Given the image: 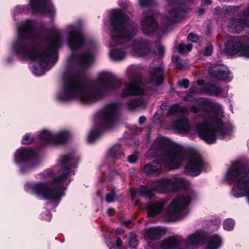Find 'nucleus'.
I'll return each instance as SVG.
<instances>
[{"mask_svg": "<svg viewBox=\"0 0 249 249\" xmlns=\"http://www.w3.org/2000/svg\"><path fill=\"white\" fill-rule=\"evenodd\" d=\"M239 8V7L237 6H228L226 7L224 13L229 15H234L238 11Z\"/></svg>", "mask_w": 249, "mask_h": 249, "instance_id": "41", "label": "nucleus"}, {"mask_svg": "<svg viewBox=\"0 0 249 249\" xmlns=\"http://www.w3.org/2000/svg\"><path fill=\"white\" fill-rule=\"evenodd\" d=\"M174 129L179 132H186L190 129L189 121L187 119H179L173 122Z\"/></svg>", "mask_w": 249, "mask_h": 249, "instance_id": "31", "label": "nucleus"}, {"mask_svg": "<svg viewBox=\"0 0 249 249\" xmlns=\"http://www.w3.org/2000/svg\"><path fill=\"white\" fill-rule=\"evenodd\" d=\"M150 75L151 81L157 86H160L164 82V71L161 67L155 68L150 72Z\"/></svg>", "mask_w": 249, "mask_h": 249, "instance_id": "27", "label": "nucleus"}, {"mask_svg": "<svg viewBox=\"0 0 249 249\" xmlns=\"http://www.w3.org/2000/svg\"><path fill=\"white\" fill-rule=\"evenodd\" d=\"M31 167L30 166H23L20 169V171L22 173H25L29 172Z\"/></svg>", "mask_w": 249, "mask_h": 249, "instance_id": "64", "label": "nucleus"}, {"mask_svg": "<svg viewBox=\"0 0 249 249\" xmlns=\"http://www.w3.org/2000/svg\"><path fill=\"white\" fill-rule=\"evenodd\" d=\"M190 111L192 113H197L199 112V108L196 105H193L190 107Z\"/></svg>", "mask_w": 249, "mask_h": 249, "instance_id": "57", "label": "nucleus"}, {"mask_svg": "<svg viewBox=\"0 0 249 249\" xmlns=\"http://www.w3.org/2000/svg\"><path fill=\"white\" fill-rule=\"evenodd\" d=\"M70 134L67 131H62L54 134L53 145H63L66 144L70 138Z\"/></svg>", "mask_w": 249, "mask_h": 249, "instance_id": "29", "label": "nucleus"}, {"mask_svg": "<svg viewBox=\"0 0 249 249\" xmlns=\"http://www.w3.org/2000/svg\"><path fill=\"white\" fill-rule=\"evenodd\" d=\"M231 194L236 198H240L244 196L243 194L239 192L234 187H233L231 190Z\"/></svg>", "mask_w": 249, "mask_h": 249, "instance_id": "51", "label": "nucleus"}, {"mask_svg": "<svg viewBox=\"0 0 249 249\" xmlns=\"http://www.w3.org/2000/svg\"><path fill=\"white\" fill-rule=\"evenodd\" d=\"M117 199V196L114 190H111L110 192L106 195V200L107 203H112Z\"/></svg>", "mask_w": 249, "mask_h": 249, "instance_id": "43", "label": "nucleus"}, {"mask_svg": "<svg viewBox=\"0 0 249 249\" xmlns=\"http://www.w3.org/2000/svg\"><path fill=\"white\" fill-rule=\"evenodd\" d=\"M177 84L179 87L187 89L189 86V81L187 79H183L182 80H178Z\"/></svg>", "mask_w": 249, "mask_h": 249, "instance_id": "46", "label": "nucleus"}, {"mask_svg": "<svg viewBox=\"0 0 249 249\" xmlns=\"http://www.w3.org/2000/svg\"><path fill=\"white\" fill-rule=\"evenodd\" d=\"M50 0H30L28 5L21 6V12H26L30 6L33 15L47 13L51 16L55 14V9L53 5H49Z\"/></svg>", "mask_w": 249, "mask_h": 249, "instance_id": "11", "label": "nucleus"}, {"mask_svg": "<svg viewBox=\"0 0 249 249\" xmlns=\"http://www.w3.org/2000/svg\"><path fill=\"white\" fill-rule=\"evenodd\" d=\"M130 82L137 87H140V85L142 83V75L138 73L135 74L131 77Z\"/></svg>", "mask_w": 249, "mask_h": 249, "instance_id": "37", "label": "nucleus"}, {"mask_svg": "<svg viewBox=\"0 0 249 249\" xmlns=\"http://www.w3.org/2000/svg\"><path fill=\"white\" fill-rule=\"evenodd\" d=\"M187 38L191 41L193 42H197L199 40L198 36L197 35L191 33L187 36Z\"/></svg>", "mask_w": 249, "mask_h": 249, "instance_id": "50", "label": "nucleus"}, {"mask_svg": "<svg viewBox=\"0 0 249 249\" xmlns=\"http://www.w3.org/2000/svg\"><path fill=\"white\" fill-rule=\"evenodd\" d=\"M186 185V180L179 177L162 178L147 182L148 186H153V190H156L159 193L176 192L185 188Z\"/></svg>", "mask_w": 249, "mask_h": 249, "instance_id": "8", "label": "nucleus"}, {"mask_svg": "<svg viewBox=\"0 0 249 249\" xmlns=\"http://www.w3.org/2000/svg\"><path fill=\"white\" fill-rule=\"evenodd\" d=\"M180 107L178 104H176L172 106L169 110L168 112V114L169 115H173L177 112L179 111Z\"/></svg>", "mask_w": 249, "mask_h": 249, "instance_id": "49", "label": "nucleus"}, {"mask_svg": "<svg viewBox=\"0 0 249 249\" xmlns=\"http://www.w3.org/2000/svg\"><path fill=\"white\" fill-rule=\"evenodd\" d=\"M141 100L139 99L131 100L126 104L127 109L130 110H133L137 107L141 106Z\"/></svg>", "mask_w": 249, "mask_h": 249, "instance_id": "39", "label": "nucleus"}, {"mask_svg": "<svg viewBox=\"0 0 249 249\" xmlns=\"http://www.w3.org/2000/svg\"><path fill=\"white\" fill-rule=\"evenodd\" d=\"M63 86L57 99L67 102L79 97L84 104L89 105L103 98L110 90L117 89L122 86V81L113 74L108 72L100 73L95 83L99 88L94 90L87 89L88 85L82 81L81 75L65 72L62 76Z\"/></svg>", "mask_w": 249, "mask_h": 249, "instance_id": "1", "label": "nucleus"}, {"mask_svg": "<svg viewBox=\"0 0 249 249\" xmlns=\"http://www.w3.org/2000/svg\"><path fill=\"white\" fill-rule=\"evenodd\" d=\"M54 134L49 130H44L38 135L40 141L45 145L52 144L53 143Z\"/></svg>", "mask_w": 249, "mask_h": 249, "instance_id": "32", "label": "nucleus"}, {"mask_svg": "<svg viewBox=\"0 0 249 249\" xmlns=\"http://www.w3.org/2000/svg\"><path fill=\"white\" fill-rule=\"evenodd\" d=\"M150 149L164 155L160 159L161 164L170 169L174 170L180 167L182 159L181 147L169 138L163 136L158 137L154 140Z\"/></svg>", "mask_w": 249, "mask_h": 249, "instance_id": "4", "label": "nucleus"}, {"mask_svg": "<svg viewBox=\"0 0 249 249\" xmlns=\"http://www.w3.org/2000/svg\"><path fill=\"white\" fill-rule=\"evenodd\" d=\"M178 52L180 54H183L186 53V49L185 47V44H179L178 46Z\"/></svg>", "mask_w": 249, "mask_h": 249, "instance_id": "52", "label": "nucleus"}, {"mask_svg": "<svg viewBox=\"0 0 249 249\" xmlns=\"http://www.w3.org/2000/svg\"><path fill=\"white\" fill-rule=\"evenodd\" d=\"M36 156L33 148L22 147L18 149L14 156L15 162L18 164L27 162Z\"/></svg>", "mask_w": 249, "mask_h": 249, "instance_id": "16", "label": "nucleus"}, {"mask_svg": "<svg viewBox=\"0 0 249 249\" xmlns=\"http://www.w3.org/2000/svg\"><path fill=\"white\" fill-rule=\"evenodd\" d=\"M243 16L245 17V26H249V7L243 12Z\"/></svg>", "mask_w": 249, "mask_h": 249, "instance_id": "47", "label": "nucleus"}, {"mask_svg": "<svg viewBox=\"0 0 249 249\" xmlns=\"http://www.w3.org/2000/svg\"><path fill=\"white\" fill-rule=\"evenodd\" d=\"M110 57L114 60H121L125 57V52L121 49L111 50L109 53Z\"/></svg>", "mask_w": 249, "mask_h": 249, "instance_id": "35", "label": "nucleus"}, {"mask_svg": "<svg viewBox=\"0 0 249 249\" xmlns=\"http://www.w3.org/2000/svg\"><path fill=\"white\" fill-rule=\"evenodd\" d=\"M159 54L160 56H163L165 53V48L163 46H160L158 48Z\"/></svg>", "mask_w": 249, "mask_h": 249, "instance_id": "56", "label": "nucleus"}, {"mask_svg": "<svg viewBox=\"0 0 249 249\" xmlns=\"http://www.w3.org/2000/svg\"><path fill=\"white\" fill-rule=\"evenodd\" d=\"M149 187H151V188L149 189L147 185H141L140 186L139 191L142 196L151 199L155 196L153 191H156V190H153V186L150 185Z\"/></svg>", "mask_w": 249, "mask_h": 249, "instance_id": "34", "label": "nucleus"}, {"mask_svg": "<svg viewBox=\"0 0 249 249\" xmlns=\"http://www.w3.org/2000/svg\"><path fill=\"white\" fill-rule=\"evenodd\" d=\"M149 49V43L145 40H142L138 42L137 50L138 52L142 53V50H147Z\"/></svg>", "mask_w": 249, "mask_h": 249, "instance_id": "40", "label": "nucleus"}, {"mask_svg": "<svg viewBox=\"0 0 249 249\" xmlns=\"http://www.w3.org/2000/svg\"><path fill=\"white\" fill-rule=\"evenodd\" d=\"M119 110L117 103H112L107 105L98 112L100 119L99 127L93 129L89 133L88 141L89 143L93 142L102 135V129H107L112 126L117 118Z\"/></svg>", "mask_w": 249, "mask_h": 249, "instance_id": "6", "label": "nucleus"}, {"mask_svg": "<svg viewBox=\"0 0 249 249\" xmlns=\"http://www.w3.org/2000/svg\"><path fill=\"white\" fill-rule=\"evenodd\" d=\"M147 244L148 246L152 249H158L159 248L158 244L152 243L151 242H149Z\"/></svg>", "mask_w": 249, "mask_h": 249, "instance_id": "63", "label": "nucleus"}, {"mask_svg": "<svg viewBox=\"0 0 249 249\" xmlns=\"http://www.w3.org/2000/svg\"><path fill=\"white\" fill-rule=\"evenodd\" d=\"M139 4L141 7H148L154 5L153 0H139Z\"/></svg>", "mask_w": 249, "mask_h": 249, "instance_id": "44", "label": "nucleus"}, {"mask_svg": "<svg viewBox=\"0 0 249 249\" xmlns=\"http://www.w3.org/2000/svg\"><path fill=\"white\" fill-rule=\"evenodd\" d=\"M128 161L131 163H134L136 162L137 160V157L134 154H132L128 157Z\"/></svg>", "mask_w": 249, "mask_h": 249, "instance_id": "53", "label": "nucleus"}, {"mask_svg": "<svg viewBox=\"0 0 249 249\" xmlns=\"http://www.w3.org/2000/svg\"><path fill=\"white\" fill-rule=\"evenodd\" d=\"M209 122L212 125L216 126V131L223 136L230 134L233 130V126L231 124H224L223 120L216 115H210Z\"/></svg>", "mask_w": 249, "mask_h": 249, "instance_id": "18", "label": "nucleus"}, {"mask_svg": "<svg viewBox=\"0 0 249 249\" xmlns=\"http://www.w3.org/2000/svg\"><path fill=\"white\" fill-rule=\"evenodd\" d=\"M130 194L131 195V199H134L137 194V191L134 188L130 189Z\"/></svg>", "mask_w": 249, "mask_h": 249, "instance_id": "59", "label": "nucleus"}, {"mask_svg": "<svg viewBox=\"0 0 249 249\" xmlns=\"http://www.w3.org/2000/svg\"><path fill=\"white\" fill-rule=\"evenodd\" d=\"M73 59L79 63L82 69L85 70L90 66L93 60V55L91 53L87 52L75 55Z\"/></svg>", "mask_w": 249, "mask_h": 249, "instance_id": "22", "label": "nucleus"}, {"mask_svg": "<svg viewBox=\"0 0 249 249\" xmlns=\"http://www.w3.org/2000/svg\"><path fill=\"white\" fill-rule=\"evenodd\" d=\"M196 93V91L194 88H191L189 89L187 93V96L192 97Z\"/></svg>", "mask_w": 249, "mask_h": 249, "instance_id": "54", "label": "nucleus"}, {"mask_svg": "<svg viewBox=\"0 0 249 249\" xmlns=\"http://www.w3.org/2000/svg\"><path fill=\"white\" fill-rule=\"evenodd\" d=\"M166 231L158 227H152L147 229L144 233L145 238L150 240H158L160 239L162 234Z\"/></svg>", "mask_w": 249, "mask_h": 249, "instance_id": "28", "label": "nucleus"}, {"mask_svg": "<svg viewBox=\"0 0 249 249\" xmlns=\"http://www.w3.org/2000/svg\"><path fill=\"white\" fill-rule=\"evenodd\" d=\"M164 203L163 202L155 201L147 205V216L149 218H154L160 213L163 209Z\"/></svg>", "mask_w": 249, "mask_h": 249, "instance_id": "24", "label": "nucleus"}, {"mask_svg": "<svg viewBox=\"0 0 249 249\" xmlns=\"http://www.w3.org/2000/svg\"><path fill=\"white\" fill-rule=\"evenodd\" d=\"M34 141V138L31 137V134L26 133L22 139L21 143L22 144L29 145L33 143Z\"/></svg>", "mask_w": 249, "mask_h": 249, "instance_id": "42", "label": "nucleus"}, {"mask_svg": "<svg viewBox=\"0 0 249 249\" xmlns=\"http://www.w3.org/2000/svg\"><path fill=\"white\" fill-rule=\"evenodd\" d=\"M213 47L212 44H210L205 47L203 52V55L209 56L211 55L213 52Z\"/></svg>", "mask_w": 249, "mask_h": 249, "instance_id": "48", "label": "nucleus"}, {"mask_svg": "<svg viewBox=\"0 0 249 249\" xmlns=\"http://www.w3.org/2000/svg\"><path fill=\"white\" fill-rule=\"evenodd\" d=\"M245 21L242 18H231L228 26L229 31L231 33H239L243 30Z\"/></svg>", "mask_w": 249, "mask_h": 249, "instance_id": "25", "label": "nucleus"}, {"mask_svg": "<svg viewBox=\"0 0 249 249\" xmlns=\"http://www.w3.org/2000/svg\"><path fill=\"white\" fill-rule=\"evenodd\" d=\"M71 156L69 155H62L58 163L52 168L43 171L40 175L44 178H53L49 180L50 185H56L64 189V193L67 186L71 181Z\"/></svg>", "mask_w": 249, "mask_h": 249, "instance_id": "5", "label": "nucleus"}, {"mask_svg": "<svg viewBox=\"0 0 249 249\" xmlns=\"http://www.w3.org/2000/svg\"><path fill=\"white\" fill-rule=\"evenodd\" d=\"M115 210L114 208H109L107 209V213L109 216H111L115 213Z\"/></svg>", "mask_w": 249, "mask_h": 249, "instance_id": "62", "label": "nucleus"}, {"mask_svg": "<svg viewBox=\"0 0 249 249\" xmlns=\"http://www.w3.org/2000/svg\"><path fill=\"white\" fill-rule=\"evenodd\" d=\"M125 89L122 90V95L126 97L131 95H142L144 91L140 87H137L131 83H125Z\"/></svg>", "mask_w": 249, "mask_h": 249, "instance_id": "26", "label": "nucleus"}, {"mask_svg": "<svg viewBox=\"0 0 249 249\" xmlns=\"http://www.w3.org/2000/svg\"><path fill=\"white\" fill-rule=\"evenodd\" d=\"M159 28L157 20L152 16H146L142 20V30L147 36L153 35Z\"/></svg>", "mask_w": 249, "mask_h": 249, "instance_id": "19", "label": "nucleus"}, {"mask_svg": "<svg viewBox=\"0 0 249 249\" xmlns=\"http://www.w3.org/2000/svg\"><path fill=\"white\" fill-rule=\"evenodd\" d=\"M202 240V235L200 233L192 234L189 237V241L191 245L198 244Z\"/></svg>", "mask_w": 249, "mask_h": 249, "instance_id": "38", "label": "nucleus"}, {"mask_svg": "<svg viewBox=\"0 0 249 249\" xmlns=\"http://www.w3.org/2000/svg\"><path fill=\"white\" fill-rule=\"evenodd\" d=\"M22 13L21 12V6L19 5L17 6L13 11V14L14 15H17L19 13Z\"/></svg>", "mask_w": 249, "mask_h": 249, "instance_id": "55", "label": "nucleus"}, {"mask_svg": "<svg viewBox=\"0 0 249 249\" xmlns=\"http://www.w3.org/2000/svg\"><path fill=\"white\" fill-rule=\"evenodd\" d=\"M108 156L113 159H123L124 155L121 149V145L119 144H115L108 152Z\"/></svg>", "mask_w": 249, "mask_h": 249, "instance_id": "33", "label": "nucleus"}, {"mask_svg": "<svg viewBox=\"0 0 249 249\" xmlns=\"http://www.w3.org/2000/svg\"><path fill=\"white\" fill-rule=\"evenodd\" d=\"M222 9L219 6H216L214 10V14L217 15H220L222 14Z\"/></svg>", "mask_w": 249, "mask_h": 249, "instance_id": "61", "label": "nucleus"}, {"mask_svg": "<svg viewBox=\"0 0 249 249\" xmlns=\"http://www.w3.org/2000/svg\"><path fill=\"white\" fill-rule=\"evenodd\" d=\"M222 238L217 234L210 235L208 240L207 249H219L222 245Z\"/></svg>", "mask_w": 249, "mask_h": 249, "instance_id": "30", "label": "nucleus"}, {"mask_svg": "<svg viewBox=\"0 0 249 249\" xmlns=\"http://www.w3.org/2000/svg\"><path fill=\"white\" fill-rule=\"evenodd\" d=\"M142 171L147 176H157L162 172V164L160 160H154L144 165Z\"/></svg>", "mask_w": 249, "mask_h": 249, "instance_id": "20", "label": "nucleus"}, {"mask_svg": "<svg viewBox=\"0 0 249 249\" xmlns=\"http://www.w3.org/2000/svg\"><path fill=\"white\" fill-rule=\"evenodd\" d=\"M174 67L176 69L179 70L183 68L184 65L182 62L179 61L174 63Z\"/></svg>", "mask_w": 249, "mask_h": 249, "instance_id": "58", "label": "nucleus"}, {"mask_svg": "<svg viewBox=\"0 0 249 249\" xmlns=\"http://www.w3.org/2000/svg\"><path fill=\"white\" fill-rule=\"evenodd\" d=\"M169 4H173L172 8L166 16L168 24L173 25L182 20L188 11V6L182 2V0H166Z\"/></svg>", "mask_w": 249, "mask_h": 249, "instance_id": "10", "label": "nucleus"}, {"mask_svg": "<svg viewBox=\"0 0 249 249\" xmlns=\"http://www.w3.org/2000/svg\"><path fill=\"white\" fill-rule=\"evenodd\" d=\"M50 181H37L33 183L30 188L36 196H41L48 200L60 202L62 196L65 195L64 189L59 186L51 187Z\"/></svg>", "mask_w": 249, "mask_h": 249, "instance_id": "7", "label": "nucleus"}, {"mask_svg": "<svg viewBox=\"0 0 249 249\" xmlns=\"http://www.w3.org/2000/svg\"><path fill=\"white\" fill-rule=\"evenodd\" d=\"M68 41L73 51H77L85 45V37L80 27H75L69 31Z\"/></svg>", "mask_w": 249, "mask_h": 249, "instance_id": "14", "label": "nucleus"}, {"mask_svg": "<svg viewBox=\"0 0 249 249\" xmlns=\"http://www.w3.org/2000/svg\"><path fill=\"white\" fill-rule=\"evenodd\" d=\"M198 85L203 86V91L206 94L210 96L218 97L223 91V89L220 86L209 82L205 83L203 81H199Z\"/></svg>", "mask_w": 249, "mask_h": 249, "instance_id": "21", "label": "nucleus"}, {"mask_svg": "<svg viewBox=\"0 0 249 249\" xmlns=\"http://www.w3.org/2000/svg\"><path fill=\"white\" fill-rule=\"evenodd\" d=\"M191 197L188 195H179L176 197L170 203L164 215L166 222H173L178 220L180 213L189 205Z\"/></svg>", "mask_w": 249, "mask_h": 249, "instance_id": "9", "label": "nucleus"}, {"mask_svg": "<svg viewBox=\"0 0 249 249\" xmlns=\"http://www.w3.org/2000/svg\"><path fill=\"white\" fill-rule=\"evenodd\" d=\"M235 221L231 218H227L223 221V227L225 230L231 231L233 229Z\"/></svg>", "mask_w": 249, "mask_h": 249, "instance_id": "36", "label": "nucleus"}, {"mask_svg": "<svg viewBox=\"0 0 249 249\" xmlns=\"http://www.w3.org/2000/svg\"><path fill=\"white\" fill-rule=\"evenodd\" d=\"M230 71L224 65L213 66L209 71V74L213 79L221 81L229 82L231 79L229 76Z\"/></svg>", "mask_w": 249, "mask_h": 249, "instance_id": "17", "label": "nucleus"}, {"mask_svg": "<svg viewBox=\"0 0 249 249\" xmlns=\"http://www.w3.org/2000/svg\"><path fill=\"white\" fill-rule=\"evenodd\" d=\"M119 4L122 8L113 9L109 17L110 36L116 45L131 39L130 30L126 28L128 16L124 11L128 8L129 3L126 0H121Z\"/></svg>", "mask_w": 249, "mask_h": 249, "instance_id": "3", "label": "nucleus"}, {"mask_svg": "<svg viewBox=\"0 0 249 249\" xmlns=\"http://www.w3.org/2000/svg\"><path fill=\"white\" fill-rule=\"evenodd\" d=\"M204 167L203 159L199 156L190 155L184 167V173L185 175L195 177L199 175Z\"/></svg>", "mask_w": 249, "mask_h": 249, "instance_id": "12", "label": "nucleus"}, {"mask_svg": "<svg viewBox=\"0 0 249 249\" xmlns=\"http://www.w3.org/2000/svg\"><path fill=\"white\" fill-rule=\"evenodd\" d=\"M34 70L35 72L36 75L38 76H41L44 74V72L43 71V70H41V71H39L38 69L36 67H34Z\"/></svg>", "mask_w": 249, "mask_h": 249, "instance_id": "60", "label": "nucleus"}, {"mask_svg": "<svg viewBox=\"0 0 249 249\" xmlns=\"http://www.w3.org/2000/svg\"><path fill=\"white\" fill-rule=\"evenodd\" d=\"M200 107L203 108L204 112L211 113L208 116V120H209V116L210 115H216L220 110V105L218 103H214L208 100H204L199 103Z\"/></svg>", "mask_w": 249, "mask_h": 249, "instance_id": "23", "label": "nucleus"}, {"mask_svg": "<svg viewBox=\"0 0 249 249\" xmlns=\"http://www.w3.org/2000/svg\"><path fill=\"white\" fill-rule=\"evenodd\" d=\"M128 245L131 248H136L137 247L138 245V241L135 235L130 237Z\"/></svg>", "mask_w": 249, "mask_h": 249, "instance_id": "45", "label": "nucleus"}, {"mask_svg": "<svg viewBox=\"0 0 249 249\" xmlns=\"http://www.w3.org/2000/svg\"><path fill=\"white\" fill-rule=\"evenodd\" d=\"M18 36L13 45V49L17 54H21L33 62H37L43 69L49 62L55 63L57 61L58 50L62 42L61 36L59 34L50 37L48 48L42 51L41 43L36 38L35 21L28 19L23 27L18 29Z\"/></svg>", "mask_w": 249, "mask_h": 249, "instance_id": "2", "label": "nucleus"}, {"mask_svg": "<svg viewBox=\"0 0 249 249\" xmlns=\"http://www.w3.org/2000/svg\"><path fill=\"white\" fill-rule=\"evenodd\" d=\"M199 137L208 144H213L215 142L216 137V126L211 128L209 124L207 123L201 124L197 126Z\"/></svg>", "mask_w": 249, "mask_h": 249, "instance_id": "15", "label": "nucleus"}, {"mask_svg": "<svg viewBox=\"0 0 249 249\" xmlns=\"http://www.w3.org/2000/svg\"><path fill=\"white\" fill-rule=\"evenodd\" d=\"M225 49L231 55L240 53L242 56L249 58V45L247 43H242L237 37H232L229 39L225 44Z\"/></svg>", "mask_w": 249, "mask_h": 249, "instance_id": "13", "label": "nucleus"}]
</instances>
